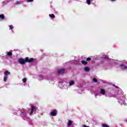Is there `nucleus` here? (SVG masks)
<instances>
[{
  "instance_id": "nucleus-27",
  "label": "nucleus",
  "mask_w": 127,
  "mask_h": 127,
  "mask_svg": "<svg viewBox=\"0 0 127 127\" xmlns=\"http://www.w3.org/2000/svg\"><path fill=\"white\" fill-rule=\"evenodd\" d=\"M27 2H32V1H33V0H27Z\"/></svg>"
},
{
  "instance_id": "nucleus-9",
  "label": "nucleus",
  "mask_w": 127,
  "mask_h": 127,
  "mask_svg": "<svg viewBox=\"0 0 127 127\" xmlns=\"http://www.w3.org/2000/svg\"><path fill=\"white\" fill-rule=\"evenodd\" d=\"M74 84H75V81H74L73 80H69V81L68 82L69 86H73V85H74Z\"/></svg>"
},
{
  "instance_id": "nucleus-3",
  "label": "nucleus",
  "mask_w": 127,
  "mask_h": 127,
  "mask_svg": "<svg viewBox=\"0 0 127 127\" xmlns=\"http://www.w3.org/2000/svg\"><path fill=\"white\" fill-rule=\"evenodd\" d=\"M117 98L118 99V103L121 104V105H124V106H126L127 105V103H126V97H125L123 95H118L117 96Z\"/></svg>"
},
{
  "instance_id": "nucleus-20",
  "label": "nucleus",
  "mask_w": 127,
  "mask_h": 127,
  "mask_svg": "<svg viewBox=\"0 0 127 127\" xmlns=\"http://www.w3.org/2000/svg\"><path fill=\"white\" fill-rule=\"evenodd\" d=\"M81 63H82L83 65H87V62L85 61H82Z\"/></svg>"
},
{
  "instance_id": "nucleus-29",
  "label": "nucleus",
  "mask_w": 127,
  "mask_h": 127,
  "mask_svg": "<svg viewBox=\"0 0 127 127\" xmlns=\"http://www.w3.org/2000/svg\"><path fill=\"white\" fill-rule=\"evenodd\" d=\"M99 95V93H95V96L96 97V96H98Z\"/></svg>"
},
{
  "instance_id": "nucleus-11",
  "label": "nucleus",
  "mask_w": 127,
  "mask_h": 127,
  "mask_svg": "<svg viewBox=\"0 0 127 127\" xmlns=\"http://www.w3.org/2000/svg\"><path fill=\"white\" fill-rule=\"evenodd\" d=\"M100 94L103 95V96L105 95V94H106V90L103 89H101L100 91Z\"/></svg>"
},
{
  "instance_id": "nucleus-4",
  "label": "nucleus",
  "mask_w": 127,
  "mask_h": 127,
  "mask_svg": "<svg viewBox=\"0 0 127 127\" xmlns=\"http://www.w3.org/2000/svg\"><path fill=\"white\" fill-rule=\"evenodd\" d=\"M20 116L23 120L27 121L28 118H27V115H26V110L23 109L21 113Z\"/></svg>"
},
{
  "instance_id": "nucleus-19",
  "label": "nucleus",
  "mask_w": 127,
  "mask_h": 127,
  "mask_svg": "<svg viewBox=\"0 0 127 127\" xmlns=\"http://www.w3.org/2000/svg\"><path fill=\"white\" fill-rule=\"evenodd\" d=\"M49 16L52 17V18H55V15H54V14H49Z\"/></svg>"
},
{
  "instance_id": "nucleus-23",
  "label": "nucleus",
  "mask_w": 127,
  "mask_h": 127,
  "mask_svg": "<svg viewBox=\"0 0 127 127\" xmlns=\"http://www.w3.org/2000/svg\"><path fill=\"white\" fill-rule=\"evenodd\" d=\"M26 80H27V79L26 78H23V79H22V82H23V83H26Z\"/></svg>"
},
{
  "instance_id": "nucleus-5",
  "label": "nucleus",
  "mask_w": 127,
  "mask_h": 127,
  "mask_svg": "<svg viewBox=\"0 0 127 127\" xmlns=\"http://www.w3.org/2000/svg\"><path fill=\"white\" fill-rule=\"evenodd\" d=\"M67 127H73L74 125L73 124V122L71 120H68L67 123Z\"/></svg>"
},
{
  "instance_id": "nucleus-8",
  "label": "nucleus",
  "mask_w": 127,
  "mask_h": 127,
  "mask_svg": "<svg viewBox=\"0 0 127 127\" xmlns=\"http://www.w3.org/2000/svg\"><path fill=\"white\" fill-rule=\"evenodd\" d=\"M65 73V69H60L58 70L59 74H64Z\"/></svg>"
},
{
  "instance_id": "nucleus-10",
  "label": "nucleus",
  "mask_w": 127,
  "mask_h": 127,
  "mask_svg": "<svg viewBox=\"0 0 127 127\" xmlns=\"http://www.w3.org/2000/svg\"><path fill=\"white\" fill-rule=\"evenodd\" d=\"M51 116H53V117H55L56 115H57V111L54 110L52 112H51Z\"/></svg>"
},
{
  "instance_id": "nucleus-30",
  "label": "nucleus",
  "mask_w": 127,
  "mask_h": 127,
  "mask_svg": "<svg viewBox=\"0 0 127 127\" xmlns=\"http://www.w3.org/2000/svg\"><path fill=\"white\" fill-rule=\"evenodd\" d=\"M7 2H6V1H3L2 3H3V4H4L5 3H7Z\"/></svg>"
},
{
  "instance_id": "nucleus-22",
  "label": "nucleus",
  "mask_w": 127,
  "mask_h": 127,
  "mask_svg": "<svg viewBox=\"0 0 127 127\" xmlns=\"http://www.w3.org/2000/svg\"><path fill=\"white\" fill-rule=\"evenodd\" d=\"M9 30H10V29H13V26H12V25H9Z\"/></svg>"
},
{
  "instance_id": "nucleus-7",
  "label": "nucleus",
  "mask_w": 127,
  "mask_h": 127,
  "mask_svg": "<svg viewBox=\"0 0 127 127\" xmlns=\"http://www.w3.org/2000/svg\"><path fill=\"white\" fill-rule=\"evenodd\" d=\"M44 79H46V80H49V77H48V76H40L39 78V80L40 81H41L42 80H44Z\"/></svg>"
},
{
  "instance_id": "nucleus-18",
  "label": "nucleus",
  "mask_w": 127,
  "mask_h": 127,
  "mask_svg": "<svg viewBox=\"0 0 127 127\" xmlns=\"http://www.w3.org/2000/svg\"><path fill=\"white\" fill-rule=\"evenodd\" d=\"M86 2L87 4L90 5L91 4V0H86Z\"/></svg>"
},
{
  "instance_id": "nucleus-14",
  "label": "nucleus",
  "mask_w": 127,
  "mask_h": 127,
  "mask_svg": "<svg viewBox=\"0 0 127 127\" xmlns=\"http://www.w3.org/2000/svg\"><path fill=\"white\" fill-rule=\"evenodd\" d=\"M84 71H85V72H89L90 71V68L88 67H85L84 68Z\"/></svg>"
},
{
  "instance_id": "nucleus-24",
  "label": "nucleus",
  "mask_w": 127,
  "mask_h": 127,
  "mask_svg": "<svg viewBox=\"0 0 127 127\" xmlns=\"http://www.w3.org/2000/svg\"><path fill=\"white\" fill-rule=\"evenodd\" d=\"M20 3H21V1H17L16 2V4H20Z\"/></svg>"
},
{
  "instance_id": "nucleus-17",
  "label": "nucleus",
  "mask_w": 127,
  "mask_h": 127,
  "mask_svg": "<svg viewBox=\"0 0 127 127\" xmlns=\"http://www.w3.org/2000/svg\"><path fill=\"white\" fill-rule=\"evenodd\" d=\"M0 20H1V19H3L4 18V15L3 14L0 15Z\"/></svg>"
},
{
  "instance_id": "nucleus-16",
  "label": "nucleus",
  "mask_w": 127,
  "mask_h": 127,
  "mask_svg": "<svg viewBox=\"0 0 127 127\" xmlns=\"http://www.w3.org/2000/svg\"><path fill=\"white\" fill-rule=\"evenodd\" d=\"M7 78H8V76H5L4 77V78H3L4 82H6V81H7Z\"/></svg>"
},
{
  "instance_id": "nucleus-28",
  "label": "nucleus",
  "mask_w": 127,
  "mask_h": 127,
  "mask_svg": "<svg viewBox=\"0 0 127 127\" xmlns=\"http://www.w3.org/2000/svg\"><path fill=\"white\" fill-rule=\"evenodd\" d=\"M86 60H87V61H90V60H91V58H87V59H86Z\"/></svg>"
},
{
  "instance_id": "nucleus-31",
  "label": "nucleus",
  "mask_w": 127,
  "mask_h": 127,
  "mask_svg": "<svg viewBox=\"0 0 127 127\" xmlns=\"http://www.w3.org/2000/svg\"><path fill=\"white\" fill-rule=\"evenodd\" d=\"M111 0V1H115V0Z\"/></svg>"
},
{
  "instance_id": "nucleus-6",
  "label": "nucleus",
  "mask_w": 127,
  "mask_h": 127,
  "mask_svg": "<svg viewBox=\"0 0 127 127\" xmlns=\"http://www.w3.org/2000/svg\"><path fill=\"white\" fill-rule=\"evenodd\" d=\"M33 112H36V108L35 107L32 106L31 107V112L30 113V115H32V114H33Z\"/></svg>"
},
{
  "instance_id": "nucleus-15",
  "label": "nucleus",
  "mask_w": 127,
  "mask_h": 127,
  "mask_svg": "<svg viewBox=\"0 0 127 127\" xmlns=\"http://www.w3.org/2000/svg\"><path fill=\"white\" fill-rule=\"evenodd\" d=\"M4 75H5V76H7V75H10V72H9V71H6L4 72Z\"/></svg>"
},
{
  "instance_id": "nucleus-25",
  "label": "nucleus",
  "mask_w": 127,
  "mask_h": 127,
  "mask_svg": "<svg viewBox=\"0 0 127 127\" xmlns=\"http://www.w3.org/2000/svg\"><path fill=\"white\" fill-rule=\"evenodd\" d=\"M103 58H104V59H108V58H109V57L107 56H103Z\"/></svg>"
},
{
  "instance_id": "nucleus-1",
  "label": "nucleus",
  "mask_w": 127,
  "mask_h": 127,
  "mask_svg": "<svg viewBox=\"0 0 127 127\" xmlns=\"http://www.w3.org/2000/svg\"><path fill=\"white\" fill-rule=\"evenodd\" d=\"M112 62L115 63V64H121L119 65V67L122 70H126L127 69V62L126 61H118V60H112Z\"/></svg>"
},
{
  "instance_id": "nucleus-26",
  "label": "nucleus",
  "mask_w": 127,
  "mask_h": 127,
  "mask_svg": "<svg viewBox=\"0 0 127 127\" xmlns=\"http://www.w3.org/2000/svg\"><path fill=\"white\" fill-rule=\"evenodd\" d=\"M93 82H98V80L96 78H93Z\"/></svg>"
},
{
  "instance_id": "nucleus-21",
  "label": "nucleus",
  "mask_w": 127,
  "mask_h": 127,
  "mask_svg": "<svg viewBox=\"0 0 127 127\" xmlns=\"http://www.w3.org/2000/svg\"><path fill=\"white\" fill-rule=\"evenodd\" d=\"M102 127H109V126H108V125H107V124H102Z\"/></svg>"
},
{
  "instance_id": "nucleus-12",
  "label": "nucleus",
  "mask_w": 127,
  "mask_h": 127,
  "mask_svg": "<svg viewBox=\"0 0 127 127\" xmlns=\"http://www.w3.org/2000/svg\"><path fill=\"white\" fill-rule=\"evenodd\" d=\"M66 84V82L64 81H60L59 83V86H61L62 87H64V85Z\"/></svg>"
},
{
  "instance_id": "nucleus-2",
  "label": "nucleus",
  "mask_w": 127,
  "mask_h": 127,
  "mask_svg": "<svg viewBox=\"0 0 127 127\" xmlns=\"http://www.w3.org/2000/svg\"><path fill=\"white\" fill-rule=\"evenodd\" d=\"M34 59L33 58H31L29 59L28 57H26L24 60L22 58L19 59L18 60V63L19 64H21V65H24L26 63H31L32 62H33Z\"/></svg>"
},
{
  "instance_id": "nucleus-13",
  "label": "nucleus",
  "mask_w": 127,
  "mask_h": 127,
  "mask_svg": "<svg viewBox=\"0 0 127 127\" xmlns=\"http://www.w3.org/2000/svg\"><path fill=\"white\" fill-rule=\"evenodd\" d=\"M6 56H11L12 55V53L11 52H6Z\"/></svg>"
}]
</instances>
